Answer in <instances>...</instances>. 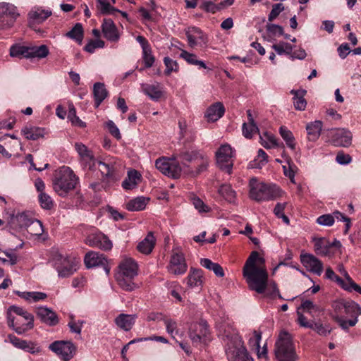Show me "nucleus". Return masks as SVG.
<instances>
[{"mask_svg":"<svg viewBox=\"0 0 361 361\" xmlns=\"http://www.w3.org/2000/svg\"><path fill=\"white\" fill-rule=\"evenodd\" d=\"M264 264V259L259 252L253 251L243 267V276L249 288L257 293H263L267 287L268 273Z\"/></svg>","mask_w":361,"mask_h":361,"instance_id":"f257e3e1","label":"nucleus"},{"mask_svg":"<svg viewBox=\"0 0 361 361\" xmlns=\"http://www.w3.org/2000/svg\"><path fill=\"white\" fill-rule=\"evenodd\" d=\"M219 328V336L225 343L228 361H254L245 347L238 332L228 323L221 324Z\"/></svg>","mask_w":361,"mask_h":361,"instance_id":"f03ea898","label":"nucleus"},{"mask_svg":"<svg viewBox=\"0 0 361 361\" xmlns=\"http://www.w3.org/2000/svg\"><path fill=\"white\" fill-rule=\"evenodd\" d=\"M6 318L8 326L19 335L34 327L33 315L23 307L10 306L7 310Z\"/></svg>","mask_w":361,"mask_h":361,"instance_id":"7ed1b4c3","label":"nucleus"},{"mask_svg":"<svg viewBox=\"0 0 361 361\" xmlns=\"http://www.w3.org/2000/svg\"><path fill=\"white\" fill-rule=\"evenodd\" d=\"M77 183L78 178L73 170L63 166L55 173L53 188L59 195L64 197L75 188Z\"/></svg>","mask_w":361,"mask_h":361,"instance_id":"20e7f679","label":"nucleus"},{"mask_svg":"<svg viewBox=\"0 0 361 361\" xmlns=\"http://www.w3.org/2000/svg\"><path fill=\"white\" fill-rule=\"evenodd\" d=\"M250 198L257 202L269 201L282 196L283 191L276 185H267L252 179L250 183Z\"/></svg>","mask_w":361,"mask_h":361,"instance_id":"39448f33","label":"nucleus"},{"mask_svg":"<svg viewBox=\"0 0 361 361\" xmlns=\"http://www.w3.org/2000/svg\"><path fill=\"white\" fill-rule=\"evenodd\" d=\"M274 353L278 361H296L298 356L290 334L281 331L275 343Z\"/></svg>","mask_w":361,"mask_h":361,"instance_id":"423d86ee","label":"nucleus"},{"mask_svg":"<svg viewBox=\"0 0 361 361\" xmlns=\"http://www.w3.org/2000/svg\"><path fill=\"white\" fill-rule=\"evenodd\" d=\"M32 217L26 212L11 214L7 219V227L9 232L15 235L22 234L25 235V231Z\"/></svg>","mask_w":361,"mask_h":361,"instance_id":"0eeeda50","label":"nucleus"},{"mask_svg":"<svg viewBox=\"0 0 361 361\" xmlns=\"http://www.w3.org/2000/svg\"><path fill=\"white\" fill-rule=\"evenodd\" d=\"M85 243L93 247L107 251L112 248V242L109 238L94 227H91L86 233Z\"/></svg>","mask_w":361,"mask_h":361,"instance_id":"6e6552de","label":"nucleus"},{"mask_svg":"<svg viewBox=\"0 0 361 361\" xmlns=\"http://www.w3.org/2000/svg\"><path fill=\"white\" fill-rule=\"evenodd\" d=\"M19 16L17 8L9 3H0V29L11 27Z\"/></svg>","mask_w":361,"mask_h":361,"instance_id":"1a4fd4ad","label":"nucleus"},{"mask_svg":"<svg viewBox=\"0 0 361 361\" xmlns=\"http://www.w3.org/2000/svg\"><path fill=\"white\" fill-rule=\"evenodd\" d=\"M233 150L228 144L221 145L216 152V160L218 166L230 174L232 171Z\"/></svg>","mask_w":361,"mask_h":361,"instance_id":"9d476101","label":"nucleus"},{"mask_svg":"<svg viewBox=\"0 0 361 361\" xmlns=\"http://www.w3.org/2000/svg\"><path fill=\"white\" fill-rule=\"evenodd\" d=\"M209 334L208 324L205 321L192 324L189 329V337L195 346L208 341Z\"/></svg>","mask_w":361,"mask_h":361,"instance_id":"9b49d317","label":"nucleus"},{"mask_svg":"<svg viewBox=\"0 0 361 361\" xmlns=\"http://www.w3.org/2000/svg\"><path fill=\"white\" fill-rule=\"evenodd\" d=\"M49 348L61 357L63 361H69L74 355L76 347L71 341H56L49 345Z\"/></svg>","mask_w":361,"mask_h":361,"instance_id":"f8f14e48","label":"nucleus"},{"mask_svg":"<svg viewBox=\"0 0 361 361\" xmlns=\"http://www.w3.org/2000/svg\"><path fill=\"white\" fill-rule=\"evenodd\" d=\"M187 268L188 266L183 252L178 248L173 249L167 267L169 272L174 275H180L185 273Z\"/></svg>","mask_w":361,"mask_h":361,"instance_id":"ddd939ff","label":"nucleus"},{"mask_svg":"<svg viewBox=\"0 0 361 361\" xmlns=\"http://www.w3.org/2000/svg\"><path fill=\"white\" fill-rule=\"evenodd\" d=\"M331 142L336 147H348L352 143V133L350 131L338 128L331 131Z\"/></svg>","mask_w":361,"mask_h":361,"instance_id":"4468645a","label":"nucleus"},{"mask_svg":"<svg viewBox=\"0 0 361 361\" xmlns=\"http://www.w3.org/2000/svg\"><path fill=\"white\" fill-rule=\"evenodd\" d=\"M84 262L87 268H92L99 266L103 267L107 275L110 271V269L107 266V260L103 254H100L99 252L94 251H90L85 255L84 258Z\"/></svg>","mask_w":361,"mask_h":361,"instance_id":"2eb2a0df","label":"nucleus"},{"mask_svg":"<svg viewBox=\"0 0 361 361\" xmlns=\"http://www.w3.org/2000/svg\"><path fill=\"white\" fill-rule=\"evenodd\" d=\"M79 261L72 257H66L61 260L60 265L56 267L59 276L66 278L71 276L76 271Z\"/></svg>","mask_w":361,"mask_h":361,"instance_id":"dca6fc26","label":"nucleus"},{"mask_svg":"<svg viewBox=\"0 0 361 361\" xmlns=\"http://www.w3.org/2000/svg\"><path fill=\"white\" fill-rule=\"evenodd\" d=\"M185 35L187 37L188 45L190 47H194L197 45L203 46L207 43V37L202 32V31L197 27H189Z\"/></svg>","mask_w":361,"mask_h":361,"instance_id":"f3484780","label":"nucleus"},{"mask_svg":"<svg viewBox=\"0 0 361 361\" xmlns=\"http://www.w3.org/2000/svg\"><path fill=\"white\" fill-rule=\"evenodd\" d=\"M301 263L307 271L320 276L323 271V264L316 257L311 254L300 255Z\"/></svg>","mask_w":361,"mask_h":361,"instance_id":"a211bd4d","label":"nucleus"},{"mask_svg":"<svg viewBox=\"0 0 361 361\" xmlns=\"http://www.w3.org/2000/svg\"><path fill=\"white\" fill-rule=\"evenodd\" d=\"M36 314L42 322L49 326H55L59 323L56 314L47 307H39L36 310Z\"/></svg>","mask_w":361,"mask_h":361,"instance_id":"6ab92c4d","label":"nucleus"},{"mask_svg":"<svg viewBox=\"0 0 361 361\" xmlns=\"http://www.w3.org/2000/svg\"><path fill=\"white\" fill-rule=\"evenodd\" d=\"M104 37L111 42H117L120 35L117 27L111 19H104L102 25Z\"/></svg>","mask_w":361,"mask_h":361,"instance_id":"aec40b11","label":"nucleus"},{"mask_svg":"<svg viewBox=\"0 0 361 361\" xmlns=\"http://www.w3.org/2000/svg\"><path fill=\"white\" fill-rule=\"evenodd\" d=\"M137 271L138 265L136 262L131 258H127L121 261L116 274L137 276Z\"/></svg>","mask_w":361,"mask_h":361,"instance_id":"412c9836","label":"nucleus"},{"mask_svg":"<svg viewBox=\"0 0 361 361\" xmlns=\"http://www.w3.org/2000/svg\"><path fill=\"white\" fill-rule=\"evenodd\" d=\"M225 113V108L222 103L216 102L211 105L205 112V118L209 122H215L221 118Z\"/></svg>","mask_w":361,"mask_h":361,"instance_id":"4be33fe9","label":"nucleus"},{"mask_svg":"<svg viewBox=\"0 0 361 361\" xmlns=\"http://www.w3.org/2000/svg\"><path fill=\"white\" fill-rule=\"evenodd\" d=\"M8 339L9 342L17 348L22 349L30 353L38 352V349L36 348L32 343L22 340L13 334L8 335Z\"/></svg>","mask_w":361,"mask_h":361,"instance_id":"5701e85b","label":"nucleus"},{"mask_svg":"<svg viewBox=\"0 0 361 361\" xmlns=\"http://www.w3.org/2000/svg\"><path fill=\"white\" fill-rule=\"evenodd\" d=\"M136 314H120L115 319V323L120 329L130 331L135 322Z\"/></svg>","mask_w":361,"mask_h":361,"instance_id":"b1692460","label":"nucleus"},{"mask_svg":"<svg viewBox=\"0 0 361 361\" xmlns=\"http://www.w3.org/2000/svg\"><path fill=\"white\" fill-rule=\"evenodd\" d=\"M135 277V276L116 274V280L118 286L126 291H133L137 288V284L134 281Z\"/></svg>","mask_w":361,"mask_h":361,"instance_id":"393cba45","label":"nucleus"},{"mask_svg":"<svg viewBox=\"0 0 361 361\" xmlns=\"http://www.w3.org/2000/svg\"><path fill=\"white\" fill-rule=\"evenodd\" d=\"M142 176L137 171L131 169L128 171L127 178L123 181L122 187L125 190H132L136 188Z\"/></svg>","mask_w":361,"mask_h":361,"instance_id":"a878e982","label":"nucleus"},{"mask_svg":"<svg viewBox=\"0 0 361 361\" xmlns=\"http://www.w3.org/2000/svg\"><path fill=\"white\" fill-rule=\"evenodd\" d=\"M75 149L80 157L81 159L91 167L94 164V157L92 152L81 142L75 144Z\"/></svg>","mask_w":361,"mask_h":361,"instance_id":"bb28decb","label":"nucleus"},{"mask_svg":"<svg viewBox=\"0 0 361 361\" xmlns=\"http://www.w3.org/2000/svg\"><path fill=\"white\" fill-rule=\"evenodd\" d=\"M248 123H244L243 124V135L246 138H252V135L259 131V129L255 123L250 110L247 111Z\"/></svg>","mask_w":361,"mask_h":361,"instance_id":"cd10ccee","label":"nucleus"},{"mask_svg":"<svg viewBox=\"0 0 361 361\" xmlns=\"http://www.w3.org/2000/svg\"><path fill=\"white\" fill-rule=\"evenodd\" d=\"M155 238L152 232H149L147 236L138 243L137 248L139 252L148 255L151 253L155 245Z\"/></svg>","mask_w":361,"mask_h":361,"instance_id":"c85d7f7f","label":"nucleus"},{"mask_svg":"<svg viewBox=\"0 0 361 361\" xmlns=\"http://www.w3.org/2000/svg\"><path fill=\"white\" fill-rule=\"evenodd\" d=\"M21 131L26 139L31 140H37L43 137L45 134L44 128L33 126H26Z\"/></svg>","mask_w":361,"mask_h":361,"instance_id":"c756f323","label":"nucleus"},{"mask_svg":"<svg viewBox=\"0 0 361 361\" xmlns=\"http://www.w3.org/2000/svg\"><path fill=\"white\" fill-rule=\"evenodd\" d=\"M325 276L327 279L337 282V283L345 290L349 289L350 284L348 283V280H353L347 271H344L345 279H342L338 276L331 268L326 269Z\"/></svg>","mask_w":361,"mask_h":361,"instance_id":"7c9ffc66","label":"nucleus"},{"mask_svg":"<svg viewBox=\"0 0 361 361\" xmlns=\"http://www.w3.org/2000/svg\"><path fill=\"white\" fill-rule=\"evenodd\" d=\"M190 288L200 287L203 282V272L201 269L191 268L187 277Z\"/></svg>","mask_w":361,"mask_h":361,"instance_id":"2f4dec72","label":"nucleus"},{"mask_svg":"<svg viewBox=\"0 0 361 361\" xmlns=\"http://www.w3.org/2000/svg\"><path fill=\"white\" fill-rule=\"evenodd\" d=\"M93 94L95 100V106L98 107L108 95L105 85L102 82H96L93 87Z\"/></svg>","mask_w":361,"mask_h":361,"instance_id":"473e14b6","label":"nucleus"},{"mask_svg":"<svg viewBox=\"0 0 361 361\" xmlns=\"http://www.w3.org/2000/svg\"><path fill=\"white\" fill-rule=\"evenodd\" d=\"M28 59H44L49 54L47 46L44 44L40 46H28Z\"/></svg>","mask_w":361,"mask_h":361,"instance_id":"72a5a7b5","label":"nucleus"},{"mask_svg":"<svg viewBox=\"0 0 361 361\" xmlns=\"http://www.w3.org/2000/svg\"><path fill=\"white\" fill-rule=\"evenodd\" d=\"M322 128V123L320 121H315L308 123L306 127L308 139L311 141L317 140L320 135Z\"/></svg>","mask_w":361,"mask_h":361,"instance_id":"f704fd0d","label":"nucleus"},{"mask_svg":"<svg viewBox=\"0 0 361 361\" xmlns=\"http://www.w3.org/2000/svg\"><path fill=\"white\" fill-rule=\"evenodd\" d=\"M143 92L151 99L157 101L161 98L162 92L159 85L144 84L142 85Z\"/></svg>","mask_w":361,"mask_h":361,"instance_id":"c9c22d12","label":"nucleus"},{"mask_svg":"<svg viewBox=\"0 0 361 361\" xmlns=\"http://www.w3.org/2000/svg\"><path fill=\"white\" fill-rule=\"evenodd\" d=\"M149 200V198L145 197H137L130 200L126 204V208L129 211L143 210L146 207Z\"/></svg>","mask_w":361,"mask_h":361,"instance_id":"e433bc0d","label":"nucleus"},{"mask_svg":"<svg viewBox=\"0 0 361 361\" xmlns=\"http://www.w3.org/2000/svg\"><path fill=\"white\" fill-rule=\"evenodd\" d=\"M306 92H307L305 90H291L290 93L294 95V106L297 110H305L307 102L305 99L304 96Z\"/></svg>","mask_w":361,"mask_h":361,"instance_id":"4c0bfd02","label":"nucleus"},{"mask_svg":"<svg viewBox=\"0 0 361 361\" xmlns=\"http://www.w3.org/2000/svg\"><path fill=\"white\" fill-rule=\"evenodd\" d=\"M28 15L30 20L40 23L48 18L51 15V12L49 10L37 8L30 11Z\"/></svg>","mask_w":361,"mask_h":361,"instance_id":"58836bf2","label":"nucleus"},{"mask_svg":"<svg viewBox=\"0 0 361 361\" xmlns=\"http://www.w3.org/2000/svg\"><path fill=\"white\" fill-rule=\"evenodd\" d=\"M200 264L203 267H204L210 271H212L215 274V275L218 277H223L224 276V269L221 267V266L218 263L213 262L209 259H207V258L201 259Z\"/></svg>","mask_w":361,"mask_h":361,"instance_id":"ea45409f","label":"nucleus"},{"mask_svg":"<svg viewBox=\"0 0 361 361\" xmlns=\"http://www.w3.org/2000/svg\"><path fill=\"white\" fill-rule=\"evenodd\" d=\"M68 38L75 40L79 44H82L84 31L81 23H76L72 29L66 34Z\"/></svg>","mask_w":361,"mask_h":361,"instance_id":"a19ab883","label":"nucleus"},{"mask_svg":"<svg viewBox=\"0 0 361 361\" xmlns=\"http://www.w3.org/2000/svg\"><path fill=\"white\" fill-rule=\"evenodd\" d=\"M17 293L20 298L29 302H38L47 298V295L42 292H18Z\"/></svg>","mask_w":361,"mask_h":361,"instance_id":"79ce46f5","label":"nucleus"},{"mask_svg":"<svg viewBox=\"0 0 361 361\" xmlns=\"http://www.w3.org/2000/svg\"><path fill=\"white\" fill-rule=\"evenodd\" d=\"M219 194L228 202H234L236 193L229 184H223L219 190Z\"/></svg>","mask_w":361,"mask_h":361,"instance_id":"37998d69","label":"nucleus"},{"mask_svg":"<svg viewBox=\"0 0 361 361\" xmlns=\"http://www.w3.org/2000/svg\"><path fill=\"white\" fill-rule=\"evenodd\" d=\"M345 314L353 319H357L358 316L361 314V307L354 301L346 300Z\"/></svg>","mask_w":361,"mask_h":361,"instance_id":"c03bdc74","label":"nucleus"},{"mask_svg":"<svg viewBox=\"0 0 361 361\" xmlns=\"http://www.w3.org/2000/svg\"><path fill=\"white\" fill-rule=\"evenodd\" d=\"M44 231L42 224L40 221L33 219L32 218L30 224L28 225L25 233H28L30 235L39 236Z\"/></svg>","mask_w":361,"mask_h":361,"instance_id":"a18cd8bd","label":"nucleus"},{"mask_svg":"<svg viewBox=\"0 0 361 361\" xmlns=\"http://www.w3.org/2000/svg\"><path fill=\"white\" fill-rule=\"evenodd\" d=\"M279 133L282 138L285 140L287 146L291 149H294L295 147V138L290 130L285 126H281Z\"/></svg>","mask_w":361,"mask_h":361,"instance_id":"49530a36","label":"nucleus"},{"mask_svg":"<svg viewBox=\"0 0 361 361\" xmlns=\"http://www.w3.org/2000/svg\"><path fill=\"white\" fill-rule=\"evenodd\" d=\"M28 46L15 44L10 49V55L13 57L28 59Z\"/></svg>","mask_w":361,"mask_h":361,"instance_id":"de8ad7c7","label":"nucleus"},{"mask_svg":"<svg viewBox=\"0 0 361 361\" xmlns=\"http://www.w3.org/2000/svg\"><path fill=\"white\" fill-rule=\"evenodd\" d=\"M272 48L279 54H286L290 56L293 51V46L288 42H280L279 44H273Z\"/></svg>","mask_w":361,"mask_h":361,"instance_id":"09e8293b","label":"nucleus"},{"mask_svg":"<svg viewBox=\"0 0 361 361\" xmlns=\"http://www.w3.org/2000/svg\"><path fill=\"white\" fill-rule=\"evenodd\" d=\"M180 157L183 161V165H186L184 161L186 162H192V161H199V158L203 157V153L198 152V151H194V152H185L180 154Z\"/></svg>","mask_w":361,"mask_h":361,"instance_id":"8fccbe9b","label":"nucleus"},{"mask_svg":"<svg viewBox=\"0 0 361 361\" xmlns=\"http://www.w3.org/2000/svg\"><path fill=\"white\" fill-rule=\"evenodd\" d=\"M311 326H312V327H310V329H313L319 335L323 336H326L332 331V329L330 327L329 325H327V324L323 325L320 322H312V324Z\"/></svg>","mask_w":361,"mask_h":361,"instance_id":"3c124183","label":"nucleus"},{"mask_svg":"<svg viewBox=\"0 0 361 361\" xmlns=\"http://www.w3.org/2000/svg\"><path fill=\"white\" fill-rule=\"evenodd\" d=\"M332 318L338 324L342 329L345 331L348 330L350 326H354L358 321L357 319L345 320L342 316H333Z\"/></svg>","mask_w":361,"mask_h":361,"instance_id":"603ef678","label":"nucleus"},{"mask_svg":"<svg viewBox=\"0 0 361 361\" xmlns=\"http://www.w3.org/2000/svg\"><path fill=\"white\" fill-rule=\"evenodd\" d=\"M346 305V300L341 299L333 302L332 308L334 310L333 316H342L345 314V309Z\"/></svg>","mask_w":361,"mask_h":361,"instance_id":"864d4df0","label":"nucleus"},{"mask_svg":"<svg viewBox=\"0 0 361 361\" xmlns=\"http://www.w3.org/2000/svg\"><path fill=\"white\" fill-rule=\"evenodd\" d=\"M38 199L42 208L49 210L53 207L54 202L48 194L45 192H41L38 196Z\"/></svg>","mask_w":361,"mask_h":361,"instance_id":"5fc2aeb1","label":"nucleus"},{"mask_svg":"<svg viewBox=\"0 0 361 361\" xmlns=\"http://www.w3.org/2000/svg\"><path fill=\"white\" fill-rule=\"evenodd\" d=\"M100 4V11L102 14L112 13L113 11H119L111 6V2L114 4L115 0H97Z\"/></svg>","mask_w":361,"mask_h":361,"instance_id":"6e6d98bb","label":"nucleus"},{"mask_svg":"<svg viewBox=\"0 0 361 361\" xmlns=\"http://www.w3.org/2000/svg\"><path fill=\"white\" fill-rule=\"evenodd\" d=\"M164 322L166 326L167 333L174 338V334H177L178 331L176 321L171 318L166 317Z\"/></svg>","mask_w":361,"mask_h":361,"instance_id":"4d7b16f0","label":"nucleus"},{"mask_svg":"<svg viewBox=\"0 0 361 361\" xmlns=\"http://www.w3.org/2000/svg\"><path fill=\"white\" fill-rule=\"evenodd\" d=\"M164 63L166 66L165 73L170 75L171 72H177L178 70V64L176 61L171 59V58L166 56L164 59Z\"/></svg>","mask_w":361,"mask_h":361,"instance_id":"13d9d810","label":"nucleus"},{"mask_svg":"<svg viewBox=\"0 0 361 361\" xmlns=\"http://www.w3.org/2000/svg\"><path fill=\"white\" fill-rule=\"evenodd\" d=\"M104 42L102 39H91L84 47L85 51L89 53H93L97 48H103Z\"/></svg>","mask_w":361,"mask_h":361,"instance_id":"bf43d9fd","label":"nucleus"},{"mask_svg":"<svg viewBox=\"0 0 361 361\" xmlns=\"http://www.w3.org/2000/svg\"><path fill=\"white\" fill-rule=\"evenodd\" d=\"M198 166L195 171H192V173L193 176H197L200 173L204 171L208 166L209 159L208 157L203 154L202 158H199V161H196Z\"/></svg>","mask_w":361,"mask_h":361,"instance_id":"052dcab7","label":"nucleus"},{"mask_svg":"<svg viewBox=\"0 0 361 361\" xmlns=\"http://www.w3.org/2000/svg\"><path fill=\"white\" fill-rule=\"evenodd\" d=\"M142 59L145 68H151L155 61L154 56L152 55L151 47L142 51Z\"/></svg>","mask_w":361,"mask_h":361,"instance_id":"680f3d73","label":"nucleus"},{"mask_svg":"<svg viewBox=\"0 0 361 361\" xmlns=\"http://www.w3.org/2000/svg\"><path fill=\"white\" fill-rule=\"evenodd\" d=\"M267 153L262 149L258 150L257 157L254 160V166L257 168H262L267 163Z\"/></svg>","mask_w":361,"mask_h":361,"instance_id":"e2e57ef3","label":"nucleus"},{"mask_svg":"<svg viewBox=\"0 0 361 361\" xmlns=\"http://www.w3.org/2000/svg\"><path fill=\"white\" fill-rule=\"evenodd\" d=\"M156 168L164 175L168 174L170 169V161L165 158L158 159L155 162Z\"/></svg>","mask_w":361,"mask_h":361,"instance_id":"0e129e2a","label":"nucleus"},{"mask_svg":"<svg viewBox=\"0 0 361 361\" xmlns=\"http://www.w3.org/2000/svg\"><path fill=\"white\" fill-rule=\"evenodd\" d=\"M181 167L178 163L170 161V169H169L168 176L173 178H178L180 176Z\"/></svg>","mask_w":361,"mask_h":361,"instance_id":"69168bd1","label":"nucleus"},{"mask_svg":"<svg viewBox=\"0 0 361 361\" xmlns=\"http://www.w3.org/2000/svg\"><path fill=\"white\" fill-rule=\"evenodd\" d=\"M99 168L101 173L106 177L109 178L113 176L114 166L103 161L99 162Z\"/></svg>","mask_w":361,"mask_h":361,"instance_id":"338daca9","label":"nucleus"},{"mask_svg":"<svg viewBox=\"0 0 361 361\" xmlns=\"http://www.w3.org/2000/svg\"><path fill=\"white\" fill-rule=\"evenodd\" d=\"M267 32L273 37L283 35V28L281 25L268 23L266 26Z\"/></svg>","mask_w":361,"mask_h":361,"instance_id":"774afa93","label":"nucleus"}]
</instances>
